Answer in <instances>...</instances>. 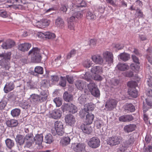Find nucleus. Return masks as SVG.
Instances as JSON below:
<instances>
[{
  "label": "nucleus",
  "instance_id": "nucleus-1",
  "mask_svg": "<svg viewBox=\"0 0 152 152\" xmlns=\"http://www.w3.org/2000/svg\"><path fill=\"white\" fill-rule=\"evenodd\" d=\"M28 54L31 55V60L33 62L39 63L41 62L42 57L40 49L37 47L33 48L29 51Z\"/></svg>",
  "mask_w": 152,
  "mask_h": 152
},
{
  "label": "nucleus",
  "instance_id": "nucleus-2",
  "mask_svg": "<svg viewBox=\"0 0 152 152\" xmlns=\"http://www.w3.org/2000/svg\"><path fill=\"white\" fill-rule=\"evenodd\" d=\"M48 95L47 92L42 90L40 91L39 95L32 94L31 96V99L37 104H39L45 102L47 100Z\"/></svg>",
  "mask_w": 152,
  "mask_h": 152
},
{
  "label": "nucleus",
  "instance_id": "nucleus-3",
  "mask_svg": "<svg viewBox=\"0 0 152 152\" xmlns=\"http://www.w3.org/2000/svg\"><path fill=\"white\" fill-rule=\"evenodd\" d=\"M123 138L121 136L115 135L108 137L107 140V143L111 146L119 144L122 141Z\"/></svg>",
  "mask_w": 152,
  "mask_h": 152
},
{
  "label": "nucleus",
  "instance_id": "nucleus-4",
  "mask_svg": "<svg viewBox=\"0 0 152 152\" xmlns=\"http://www.w3.org/2000/svg\"><path fill=\"white\" fill-rule=\"evenodd\" d=\"M136 83L134 81L129 82L127 86L129 87L128 90L129 94L132 97L136 98L137 96V91L135 88Z\"/></svg>",
  "mask_w": 152,
  "mask_h": 152
},
{
  "label": "nucleus",
  "instance_id": "nucleus-5",
  "mask_svg": "<svg viewBox=\"0 0 152 152\" xmlns=\"http://www.w3.org/2000/svg\"><path fill=\"white\" fill-rule=\"evenodd\" d=\"M100 140L96 137H93L90 139L88 142V145L90 147L93 148H96L100 145Z\"/></svg>",
  "mask_w": 152,
  "mask_h": 152
},
{
  "label": "nucleus",
  "instance_id": "nucleus-6",
  "mask_svg": "<svg viewBox=\"0 0 152 152\" xmlns=\"http://www.w3.org/2000/svg\"><path fill=\"white\" fill-rule=\"evenodd\" d=\"M55 129L57 134L59 135L62 136L64 134L63 123L61 121H56L55 123Z\"/></svg>",
  "mask_w": 152,
  "mask_h": 152
},
{
  "label": "nucleus",
  "instance_id": "nucleus-7",
  "mask_svg": "<svg viewBox=\"0 0 152 152\" xmlns=\"http://www.w3.org/2000/svg\"><path fill=\"white\" fill-rule=\"evenodd\" d=\"M91 58L92 61L96 64L104 65L106 64L102 57L99 54L92 56Z\"/></svg>",
  "mask_w": 152,
  "mask_h": 152
},
{
  "label": "nucleus",
  "instance_id": "nucleus-8",
  "mask_svg": "<svg viewBox=\"0 0 152 152\" xmlns=\"http://www.w3.org/2000/svg\"><path fill=\"white\" fill-rule=\"evenodd\" d=\"M71 148L74 151L77 152L83 151L85 149V144L79 143H72Z\"/></svg>",
  "mask_w": 152,
  "mask_h": 152
},
{
  "label": "nucleus",
  "instance_id": "nucleus-9",
  "mask_svg": "<svg viewBox=\"0 0 152 152\" xmlns=\"http://www.w3.org/2000/svg\"><path fill=\"white\" fill-rule=\"evenodd\" d=\"M117 103V102L115 99H109L106 102L105 107L108 110L111 111L115 107Z\"/></svg>",
  "mask_w": 152,
  "mask_h": 152
},
{
  "label": "nucleus",
  "instance_id": "nucleus-10",
  "mask_svg": "<svg viewBox=\"0 0 152 152\" xmlns=\"http://www.w3.org/2000/svg\"><path fill=\"white\" fill-rule=\"evenodd\" d=\"M102 56L103 59L105 60V62H106L108 64L113 63V56L112 53L106 51L103 53Z\"/></svg>",
  "mask_w": 152,
  "mask_h": 152
},
{
  "label": "nucleus",
  "instance_id": "nucleus-11",
  "mask_svg": "<svg viewBox=\"0 0 152 152\" xmlns=\"http://www.w3.org/2000/svg\"><path fill=\"white\" fill-rule=\"evenodd\" d=\"M65 120L66 123L72 126H74L76 121L75 116L71 114L66 115Z\"/></svg>",
  "mask_w": 152,
  "mask_h": 152
},
{
  "label": "nucleus",
  "instance_id": "nucleus-12",
  "mask_svg": "<svg viewBox=\"0 0 152 152\" xmlns=\"http://www.w3.org/2000/svg\"><path fill=\"white\" fill-rule=\"evenodd\" d=\"M75 85L77 88L80 91H84L85 93H86V82L82 80H79L76 82Z\"/></svg>",
  "mask_w": 152,
  "mask_h": 152
},
{
  "label": "nucleus",
  "instance_id": "nucleus-13",
  "mask_svg": "<svg viewBox=\"0 0 152 152\" xmlns=\"http://www.w3.org/2000/svg\"><path fill=\"white\" fill-rule=\"evenodd\" d=\"M15 45V42L12 40L9 39L3 43L1 46L3 49H10Z\"/></svg>",
  "mask_w": 152,
  "mask_h": 152
},
{
  "label": "nucleus",
  "instance_id": "nucleus-14",
  "mask_svg": "<svg viewBox=\"0 0 152 152\" xmlns=\"http://www.w3.org/2000/svg\"><path fill=\"white\" fill-rule=\"evenodd\" d=\"M134 137L133 136H131L127 140L124 142L123 146L125 148H129L134 144Z\"/></svg>",
  "mask_w": 152,
  "mask_h": 152
},
{
  "label": "nucleus",
  "instance_id": "nucleus-15",
  "mask_svg": "<svg viewBox=\"0 0 152 152\" xmlns=\"http://www.w3.org/2000/svg\"><path fill=\"white\" fill-rule=\"evenodd\" d=\"M66 110L69 112L72 113H75L77 111V107L74 105L70 103L66 104L65 105Z\"/></svg>",
  "mask_w": 152,
  "mask_h": 152
},
{
  "label": "nucleus",
  "instance_id": "nucleus-16",
  "mask_svg": "<svg viewBox=\"0 0 152 152\" xmlns=\"http://www.w3.org/2000/svg\"><path fill=\"white\" fill-rule=\"evenodd\" d=\"M15 86L13 82L10 81L7 83L4 88V92L7 93L12 90L15 88Z\"/></svg>",
  "mask_w": 152,
  "mask_h": 152
},
{
  "label": "nucleus",
  "instance_id": "nucleus-17",
  "mask_svg": "<svg viewBox=\"0 0 152 152\" xmlns=\"http://www.w3.org/2000/svg\"><path fill=\"white\" fill-rule=\"evenodd\" d=\"M62 112L59 109L53 110L50 113L51 116L54 119H58L61 116Z\"/></svg>",
  "mask_w": 152,
  "mask_h": 152
},
{
  "label": "nucleus",
  "instance_id": "nucleus-18",
  "mask_svg": "<svg viewBox=\"0 0 152 152\" xmlns=\"http://www.w3.org/2000/svg\"><path fill=\"white\" fill-rule=\"evenodd\" d=\"M80 128L84 132L87 134H90L92 131L91 127L89 124H82L80 126Z\"/></svg>",
  "mask_w": 152,
  "mask_h": 152
},
{
  "label": "nucleus",
  "instance_id": "nucleus-19",
  "mask_svg": "<svg viewBox=\"0 0 152 152\" xmlns=\"http://www.w3.org/2000/svg\"><path fill=\"white\" fill-rule=\"evenodd\" d=\"M43 73V67L39 66H36L34 71L31 72V74L35 76H38L39 75H42Z\"/></svg>",
  "mask_w": 152,
  "mask_h": 152
},
{
  "label": "nucleus",
  "instance_id": "nucleus-20",
  "mask_svg": "<svg viewBox=\"0 0 152 152\" xmlns=\"http://www.w3.org/2000/svg\"><path fill=\"white\" fill-rule=\"evenodd\" d=\"M31 47V44L29 43H22L18 45V49L22 51H28Z\"/></svg>",
  "mask_w": 152,
  "mask_h": 152
},
{
  "label": "nucleus",
  "instance_id": "nucleus-21",
  "mask_svg": "<svg viewBox=\"0 0 152 152\" xmlns=\"http://www.w3.org/2000/svg\"><path fill=\"white\" fill-rule=\"evenodd\" d=\"M116 68L120 71H125L129 69V66L126 63H119L117 65Z\"/></svg>",
  "mask_w": 152,
  "mask_h": 152
},
{
  "label": "nucleus",
  "instance_id": "nucleus-22",
  "mask_svg": "<svg viewBox=\"0 0 152 152\" xmlns=\"http://www.w3.org/2000/svg\"><path fill=\"white\" fill-rule=\"evenodd\" d=\"M94 117V115L92 114H87L86 115V118L84 121V123L86 124L90 125L93 121Z\"/></svg>",
  "mask_w": 152,
  "mask_h": 152
},
{
  "label": "nucleus",
  "instance_id": "nucleus-23",
  "mask_svg": "<svg viewBox=\"0 0 152 152\" xmlns=\"http://www.w3.org/2000/svg\"><path fill=\"white\" fill-rule=\"evenodd\" d=\"M136 128V125L134 124H130L124 127L125 132L129 133L134 131Z\"/></svg>",
  "mask_w": 152,
  "mask_h": 152
},
{
  "label": "nucleus",
  "instance_id": "nucleus-24",
  "mask_svg": "<svg viewBox=\"0 0 152 152\" xmlns=\"http://www.w3.org/2000/svg\"><path fill=\"white\" fill-rule=\"evenodd\" d=\"M34 141H35L36 144L38 145H41L43 141V137L42 134L36 135L35 137H34Z\"/></svg>",
  "mask_w": 152,
  "mask_h": 152
},
{
  "label": "nucleus",
  "instance_id": "nucleus-25",
  "mask_svg": "<svg viewBox=\"0 0 152 152\" xmlns=\"http://www.w3.org/2000/svg\"><path fill=\"white\" fill-rule=\"evenodd\" d=\"M25 140L24 136L21 134L18 135L15 138L16 142L20 145H22L24 143Z\"/></svg>",
  "mask_w": 152,
  "mask_h": 152
},
{
  "label": "nucleus",
  "instance_id": "nucleus-26",
  "mask_svg": "<svg viewBox=\"0 0 152 152\" xmlns=\"http://www.w3.org/2000/svg\"><path fill=\"white\" fill-rule=\"evenodd\" d=\"M6 124L9 127H13L16 126L18 123L17 120L15 119H12L6 121Z\"/></svg>",
  "mask_w": 152,
  "mask_h": 152
},
{
  "label": "nucleus",
  "instance_id": "nucleus-27",
  "mask_svg": "<svg viewBox=\"0 0 152 152\" xmlns=\"http://www.w3.org/2000/svg\"><path fill=\"white\" fill-rule=\"evenodd\" d=\"M146 58L148 61L152 65V47L149 48L147 50Z\"/></svg>",
  "mask_w": 152,
  "mask_h": 152
},
{
  "label": "nucleus",
  "instance_id": "nucleus-28",
  "mask_svg": "<svg viewBox=\"0 0 152 152\" xmlns=\"http://www.w3.org/2000/svg\"><path fill=\"white\" fill-rule=\"evenodd\" d=\"M86 80L90 82V83L87 85V87L90 92L94 90V88L97 87L96 86L93 82L91 80L90 77L89 78H86Z\"/></svg>",
  "mask_w": 152,
  "mask_h": 152
},
{
  "label": "nucleus",
  "instance_id": "nucleus-29",
  "mask_svg": "<svg viewBox=\"0 0 152 152\" xmlns=\"http://www.w3.org/2000/svg\"><path fill=\"white\" fill-rule=\"evenodd\" d=\"M118 56L121 60L124 61H128L130 58L129 55L125 53H121Z\"/></svg>",
  "mask_w": 152,
  "mask_h": 152
},
{
  "label": "nucleus",
  "instance_id": "nucleus-30",
  "mask_svg": "<svg viewBox=\"0 0 152 152\" xmlns=\"http://www.w3.org/2000/svg\"><path fill=\"white\" fill-rule=\"evenodd\" d=\"M91 71L92 73L94 74H99L102 72V67L99 66L93 67H92Z\"/></svg>",
  "mask_w": 152,
  "mask_h": 152
},
{
  "label": "nucleus",
  "instance_id": "nucleus-31",
  "mask_svg": "<svg viewBox=\"0 0 152 152\" xmlns=\"http://www.w3.org/2000/svg\"><path fill=\"white\" fill-rule=\"evenodd\" d=\"M7 147L9 149H11L15 145L14 142L13 140L7 138L5 140Z\"/></svg>",
  "mask_w": 152,
  "mask_h": 152
},
{
  "label": "nucleus",
  "instance_id": "nucleus-32",
  "mask_svg": "<svg viewBox=\"0 0 152 152\" xmlns=\"http://www.w3.org/2000/svg\"><path fill=\"white\" fill-rule=\"evenodd\" d=\"M70 139L68 137H64L60 141V143L63 146H65L70 143Z\"/></svg>",
  "mask_w": 152,
  "mask_h": 152
},
{
  "label": "nucleus",
  "instance_id": "nucleus-33",
  "mask_svg": "<svg viewBox=\"0 0 152 152\" xmlns=\"http://www.w3.org/2000/svg\"><path fill=\"white\" fill-rule=\"evenodd\" d=\"M63 98L64 100L69 102L72 100L73 96L67 91H66L63 94Z\"/></svg>",
  "mask_w": 152,
  "mask_h": 152
},
{
  "label": "nucleus",
  "instance_id": "nucleus-34",
  "mask_svg": "<svg viewBox=\"0 0 152 152\" xmlns=\"http://www.w3.org/2000/svg\"><path fill=\"white\" fill-rule=\"evenodd\" d=\"M56 25L57 26L62 28L64 27V22L63 19L60 17H58L56 20Z\"/></svg>",
  "mask_w": 152,
  "mask_h": 152
},
{
  "label": "nucleus",
  "instance_id": "nucleus-35",
  "mask_svg": "<svg viewBox=\"0 0 152 152\" xmlns=\"http://www.w3.org/2000/svg\"><path fill=\"white\" fill-rule=\"evenodd\" d=\"M125 109L126 110L130 112H134L135 110L134 107L132 104H126L125 106Z\"/></svg>",
  "mask_w": 152,
  "mask_h": 152
},
{
  "label": "nucleus",
  "instance_id": "nucleus-36",
  "mask_svg": "<svg viewBox=\"0 0 152 152\" xmlns=\"http://www.w3.org/2000/svg\"><path fill=\"white\" fill-rule=\"evenodd\" d=\"M19 105L24 109H27L30 107L29 102L26 101L20 102L19 103Z\"/></svg>",
  "mask_w": 152,
  "mask_h": 152
},
{
  "label": "nucleus",
  "instance_id": "nucleus-37",
  "mask_svg": "<svg viewBox=\"0 0 152 152\" xmlns=\"http://www.w3.org/2000/svg\"><path fill=\"white\" fill-rule=\"evenodd\" d=\"M20 113V109L15 108L12 110L11 111V114L14 117H17L19 115Z\"/></svg>",
  "mask_w": 152,
  "mask_h": 152
},
{
  "label": "nucleus",
  "instance_id": "nucleus-38",
  "mask_svg": "<svg viewBox=\"0 0 152 152\" xmlns=\"http://www.w3.org/2000/svg\"><path fill=\"white\" fill-rule=\"evenodd\" d=\"M86 18L89 20H95L96 18V15L90 11L86 13Z\"/></svg>",
  "mask_w": 152,
  "mask_h": 152
},
{
  "label": "nucleus",
  "instance_id": "nucleus-39",
  "mask_svg": "<svg viewBox=\"0 0 152 152\" xmlns=\"http://www.w3.org/2000/svg\"><path fill=\"white\" fill-rule=\"evenodd\" d=\"M45 140L46 143L48 144H50L53 141V140L51 134H48L46 135Z\"/></svg>",
  "mask_w": 152,
  "mask_h": 152
},
{
  "label": "nucleus",
  "instance_id": "nucleus-40",
  "mask_svg": "<svg viewBox=\"0 0 152 152\" xmlns=\"http://www.w3.org/2000/svg\"><path fill=\"white\" fill-rule=\"evenodd\" d=\"M135 15L136 18H143L144 16L142 12L139 8H137L136 9Z\"/></svg>",
  "mask_w": 152,
  "mask_h": 152
},
{
  "label": "nucleus",
  "instance_id": "nucleus-41",
  "mask_svg": "<svg viewBox=\"0 0 152 152\" xmlns=\"http://www.w3.org/2000/svg\"><path fill=\"white\" fill-rule=\"evenodd\" d=\"M86 96L84 95H82L78 98V100L80 104H85L87 101Z\"/></svg>",
  "mask_w": 152,
  "mask_h": 152
},
{
  "label": "nucleus",
  "instance_id": "nucleus-42",
  "mask_svg": "<svg viewBox=\"0 0 152 152\" xmlns=\"http://www.w3.org/2000/svg\"><path fill=\"white\" fill-rule=\"evenodd\" d=\"M93 64L92 61L90 60L87 59L83 63V65L84 67L86 68H88L91 66Z\"/></svg>",
  "mask_w": 152,
  "mask_h": 152
},
{
  "label": "nucleus",
  "instance_id": "nucleus-43",
  "mask_svg": "<svg viewBox=\"0 0 152 152\" xmlns=\"http://www.w3.org/2000/svg\"><path fill=\"white\" fill-rule=\"evenodd\" d=\"M90 92L92 95L96 97L99 96L100 95L99 91L97 87L94 88Z\"/></svg>",
  "mask_w": 152,
  "mask_h": 152
},
{
  "label": "nucleus",
  "instance_id": "nucleus-44",
  "mask_svg": "<svg viewBox=\"0 0 152 152\" xmlns=\"http://www.w3.org/2000/svg\"><path fill=\"white\" fill-rule=\"evenodd\" d=\"M59 85L63 87H65L66 85V78L65 77L61 76L59 83Z\"/></svg>",
  "mask_w": 152,
  "mask_h": 152
},
{
  "label": "nucleus",
  "instance_id": "nucleus-45",
  "mask_svg": "<svg viewBox=\"0 0 152 152\" xmlns=\"http://www.w3.org/2000/svg\"><path fill=\"white\" fill-rule=\"evenodd\" d=\"M11 53L10 52L3 53L2 57L5 60H10L11 58Z\"/></svg>",
  "mask_w": 152,
  "mask_h": 152
},
{
  "label": "nucleus",
  "instance_id": "nucleus-46",
  "mask_svg": "<svg viewBox=\"0 0 152 152\" xmlns=\"http://www.w3.org/2000/svg\"><path fill=\"white\" fill-rule=\"evenodd\" d=\"M53 101L57 107L60 106L62 104V100L61 98L59 97L56 98L54 99Z\"/></svg>",
  "mask_w": 152,
  "mask_h": 152
},
{
  "label": "nucleus",
  "instance_id": "nucleus-47",
  "mask_svg": "<svg viewBox=\"0 0 152 152\" xmlns=\"http://www.w3.org/2000/svg\"><path fill=\"white\" fill-rule=\"evenodd\" d=\"M56 37L55 34L50 32H45V38L48 39H53Z\"/></svg>",
  "mask_w": 152,
  "mask_h": 152
},
{
  "label": "nucleus",
  "instance_id": "nucleus-48",
  "mask_svg": "<svg viewBox=\"0 0 152 152\" xmlns=\"http://www.w3.org/2000/svg\"><path fill=\"white\" fill-rule=\"evenodd\" d=\"M7 104V102L4 99H2L0 102V110L4 109Z\"/></svg>",
  "mask_w": 152,
  "mask_h": 152
},
{
  "label": "nucleus",
  "instance_id": "nucleus-49",
  "mask_svg": "<svg viewBox=\"0 0 152 152\" xmlns=\"http://www.w3.org/2000/svg\"><path fill=\"white\" fill-rule=\"evenodd\" d=\"M86 107L87 108H86V111H91L94 110V104L90 103H88V104H86Z\"/></svg>",
  "mask_w": 152,
  "mask_h": 152
},
{
  "label": "nucleus",
  "instance_id": "nucleus-50",
  "mask_svg": "<svg viewBox=\"0 0 152 152\" xmlns=\"http://www.w3.org/2000/svg\"><path fill=\"white\" fill-rule=\"evenodd\" d=\"M33 134L31 133L28 134L26 135L25 137V139H26L28 141H34V137H33Z\"/></svg>",
  "mask_w": 152,
  "mask_h": 152
},
{
  "label": "nucleus",
  "instance_id": "nucleus-51",
  "mask_svg": "<svg viewBox=\"0 0 152 152\" xmlns=\"http://www.w3.org/2000/svg\"><path fill=\"white\" fill-rule=\"evenodd\" d=\"M48 82L46 80H42L41 83L40 89H41L43 88H46L47 87Z\"/></svg>",
  "mask_w": 152,
  "mask_h": 152
},
{
  "label": "nucleus",
  "instance_id": "nucleus-52",
  "mask_svg": "<svg viewBox=\"0 0 152 152\" xmlns=\"http://www.w3.org/2000/svg\"><path fill=\"white\" fill-rule=\"evenodd\" d=\"M7 16V13L6 11L3 10H0V16L5 18Z\"/></svg>",
  "mask_w": 152,
  "mask_h": 152
},
{
  "label": "nucleus",
  "instance_id": "nucleus-53",
  "mask_svg": "<svg viewBox=\"0 0 152 152\" xmlns=\"http://www.w3.org/2000/svg\"><path fill=\"white\" fill-rule=\"evenodd\" d=\"M34 144V141H28L26 142L25 147L29 148L33 147V144Z\"/></svg>",
  "mask_w": 152,
  "mask_h": 152
},
{
  "label": "nucleus",
  "instance_id": "nucleus-54",
  "mask_svg": "<svg viewBox=\"0 0 152 152\" xmlns=\"http://www.w3.org/2000/svg\"><path fill=\"white\" fill-rule=\"evenodd\" d=\"M131 69L134 71H138L140 67L136 64H132L130 65Z\"/></svg>",
  "mask_w": 152,
  "mask_h": 152
},
{
  "label": "nucleus",
  "instance_id": "nucleus-55",
  "mask_svg": "<svg viewBox=\"0 0 152 152\" xmlns=\"http://www.w3.org/2000/svg\"><path fill=\"white\" fill-rule=\"evenodd\" d=\"M124 75L126 77H130L133 76L134 74L132 71H129L124 72Z\"/></svg>",
  "mask_w": 152,
  "mask_h": 152
},
{
  "label": "nucleus",
  "instance_id": "nucleus-56",
  "mask_svg": "<svg viewBox=\"0 0 152 152\" xmlns=\"http://www.w3.org/2000/svg\"><path fill=\"white\" fill-rule=\"evenodd\" d=\"M76 53V50L75 49L72 50L69 53L67 56V58H70L73 56L75 55Z\"/></svg>",
  "mask_w": 152,
  "mask_h": 152
},
{
  "label": "nucleus",
  "instance_id": "nucleus-57",
  "mask_svg": "<svg viewBox=\"0 0 152 152\" xmlns=\"http://www.w3.org/2000/svg\"><path fill=\"white\" fill-rule=\"evenodd\" d=\"M42 22H41L42 23L44 28L49 25L50 22L49 20L47 19H42Z\"/></svg>",
  "mask_w": 152,
  "mask_h": 152
},
{
  "label": "nucleus",
  "instance_id": "nucleus-58",
  "mask_svg": "<svg viewBox=\"0 0 152 152\" xmlns=\"http://www.w3.org/2000/svg\"><path fill=\"white\" fill-rule=\"evenodd\" d=\"M88 113V112L86 111V108H84L83 110L80 112V115L81 118H83Z\"/></svg>",
  "mask_w": 152,
  "mask_h": 152
},
{
  "label": "nucleus",
  "instance_id": "nucleus-59",
  "mask_svg": "<svg viewBox=\"0 0 152 152\" xmlns=\"http://www.w3.org/2000/svg\"><path fill=\"white\" fill-rule=\"evenodd\" d=\"M66 78L69 83L71 84L73 83L74 80L72 76L67 75L66 76Z\"/></svg>",
  "mask_w": 152,
  "mask_h": 152
},
{
  "label": "nucleus",
  "instance_id": "nucleus-60",
  "mask_svg": "<svg viewBox=\"0 0 152 152\" xmlns=\"http://www.w3.org/2000/svg\"><path fill=\"white\" fill-rule=\"evenodd\" d=\"M96 40L94 39H91L89 41V45L91 47L93 48L96 45Z\"/></svg>",
  "mask_w": 152,
  "mask_h": 152
},
{
  "label": "nucleus",
  "instance_id": "nucleus-61",
  "mask_svg": "<svg viewBox=\"0 0 152 152\" xmlns=\"http://www.w3.org/2000/svg\"><path fill=\"white\" fill-rule=\"evenodd\" d=\"M75 25L73 22H69L68 23V28L70 30H75Z\"/></svg>",
  "mask_w": 152,
  "mask_h": 152
},
{
  "label": "nucleus",
  "instance_id": "nucleus-62",
  "mask_svg": "<svg viewBox=\"0 0 152 152\" xmlns=\"http://www.w3.org/2000/svg\"><path fill=\"white\" fill-rule=\"evenodd\" d=\"M51 80L53 82H56L58 81L59 78L57 75H53L51 76Z\"/></svg>",
  "mask_w": 152,
  "mask_h": 152
},
{
  "label": "nucleus",
  "instance_id": "nucleus-63",
  "mask_svg": "<svg viewBox=\"0 0 152 152\" xmlns=\"http://www.w3.org/2000/svg\"><path fill=\"white\" fill-rule=\"evenodd\" d=\"M75 18H80L82 17L83 15L80 12H75L73 14Z\"/></svg>",
  "mask_w": 152,
  "mask_h": 152
},
{
  "label": "nucleus",
  "instance_id": "nucleus-64",
  "mask_svg": "<svg viewBox=\"0 0 152 152\" xmlns=\"http://www.w3.org/2000/svg\"><path fill=\"white\" fill-rule=\"evenodd\" d=\"M145 102L149 106L150 108H152V101L149 99L148 98H146Z\"/></svg>",
  "mask_w": 152,
  "mask_h": 152
}]
</instances>
